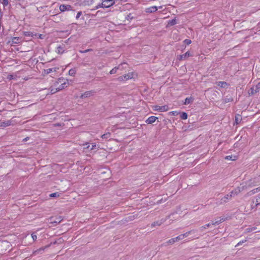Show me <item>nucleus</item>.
<instances>
[{"label":"nucleus","instance_id":"423d86ee","mask_svg":"<svg viewBox=\"0 0 260 260\" xmlns=\"http://www.w3.org/2000/svg\"><path fill=\"white\" fill-rule=\"evenodd\" d=\"M95 92L93 90H90L88 91L85 92L83 94H81V95L80 96L81 99H84L86 98L90 97L91 96H92Z\"/></svg>","mask_w":260,"mask_h":260},{"label":"nucleus","instance_id":"4c0bfd02","mask_svg":"<svg viewBox=\"0 0 260 260\" xmlns=\"http://www.w3.org/2000/svg\"><path fill=\"white\" fill-rule=\"evenodd\" d=\"M184 42L185 44L186 45H189L190 44H191V41L190 40H189V39H185L184 41Z\"/></svg>","mask_w":260,"mask_h":260},{"label":"nucleus","instance_id":"c03bdc74","mask_svg":"<svg viewBox=\"0 0 260 260\" xmlns=\"http://www.w3.org/2000/svg\"><path fill=\"white\" fill-rule=\"evenodd\" d=\"M96 148V145L95 144H92V146L90 148V150H94Z\"/></svg>","mask_w":260,"mask_h":260},{"label":"nucleus","instance_id":"20e7f679","mask_svg":"<svg viewBox=\"0 0 260 260\" xmlns=\"http://www.w3.org/2000/svg\"><path fill=\"white\" fill-rule=\"evenodd\" d=\"M133 78V73H129L127 74L119 76L117 80L119 81H124Z\"/></svg>","mask_w":260,"mask_h":260},{"label":"nucleus","instance_id":"7ed1b4c3","mask_svg":"<svg viewBox=\"0 0 260 260\" xmlns=\"http://www.w3.org/2000/svg\"><path fill=\"white\" fill-rule=\"evenodd\" d=\"M232 199V195H229V194H226L223 197L222 199H221L220 200H217L216 204L217 205H220L223 203H226L228 201L231 200Z\"/></svg>","mask_w":260,"mask_h":260},{"label":"nucleus","instance_id":"9b49d317","mask_svg":"<svg viewBox=\"0 0 260 260\" xmlns=\"http://www.w3.org/2000/svg\"><path fill=\"white\" fill-rule=\"evenodd\" d=\"M157 118L155 116H150L146 121V122L148 124H152L154 123Z\"/></svg>","mask_w":260,"mask_h":260},{"label":"nucleus","instance_id":"864d4df0","mask_svg":"<svg viewBox=\"0 0 260 260\" xmlns=\"http://www.w3.org/2000/svg\"><path fill=\"white\" fill-rule=\"evenodd\" d=\"M256 188V191H257V192L260 191V186H259V187H257V188Z\"/></svg>","mask_w":260,"mask_h":260},{"label":"nucleus","instance_id":"8fccbe9b","mask_svg":"<svg viewBox=\"0 0 260 260\" xmlns=\"http://www.w3.org/2000/svg\"><path fill=\"white\" fill-rule=\"evenodd\" d=\"M229 195H232V197L233 196H236V194H235V192L234 191V190H232L231 192H230V194H229Z\"/></svg>","mask_w":260,"mask_h":260},{"label":"nucleus","instance_id":"2eb2a0df","mask_svg":"<svg viewBox=\"0 0 260 260\" xmlns=\"http://www.w3.org/2000/svg\"><path fill=\"white\" fill-rule=\"evenodd\" d=\"M193 101V98L191 96L186 98L184 102V105H188Z\"/></svg>","mask_w":260,"mask_h":260},{"label":"nucleus","instance_id":"cd10ccee","mask_svg":"<svg viewBox=\"0 0 260 260\" xmlns=\"http://www.w3.org/2000/svg\"><path fill=\"white\" fill-rule=\"evenodd\" d=\"M180 118L182 119L185 120L187 118V114L185 112H182L180 114Z\"/></svg>","mask_w":260,"mask_h":260},{"label":"nucleus","instance_id":"72a5a7b5","mask_svg":"<svg viewBox=\"0 0 260 260\" xmlns=\"http://www.w3.org/2000/svg\"><path fill=\"white\" fill-rule=\"evenodd\" d=\"M62 220L61 218L60 217L56 218V219L55 220H52L51 222H54V223H59L60 222V221Z\"/></svg>","mask_w":260,"mask_h":260},{"label":"nucleus","instance_id":"c9c22d12","mask_svg":"<svg viewBox=\"0 0 260 260\" xmlns=\"http://www.w3.org/2000/svg\"><path fill=\"white\" fill-rule=\"evenodd\" d=\"M9 0H3L2 4L4 6H7L9 5Z\"/></svg>","mask_w":260,"mask_h":260},{"label":"nucleus","instance_id":"6e6552de","mask_svg":"<svg viewBox=\"0 0 260 260\" xmlns=\"http://www.w3.org/2000/svg\"><path fill=\"white\" fill-rule=\"evenodd\" d=\"M59 10L61 12H64L66 11H69L72 10V7L70 5H61L59 6Z\"/></svg>","mask_w":260,"mask_h":260},{"label":"nucleus","instance_id":"473e14b6","mask_svg":"<svg viewBox=\"0 0 260 260\" xmlns=\"http://www.w3.org/2000/svg\"><path fill=\"white\" fill-rule=\"evenodd\" d=\"M175 242H176V241L174 239V238H171L169 240H168L167 242V243L168 244H174Z\"/></svg>","mask_w":260,"mask_h":260},{"label":"nucleus","instance_id":"f03ea898","mask_svg":"<svg viewBox=\"0 0 260 260\" xmlns=\"http://www.w3.org/2000/svg\"><path fill=\"white\" fill-rule=\"evenodd\" d=\"M255 184H254L253 182H251V181L248 182L246 183L245 185L243 184H241L240 186L238 187L237 188H235L234 190L235 192V194L237 195L239 194L240 192L242 191L243 190L249 188L253 187L255 186Z\"/></svg>","mask_w":260,"mask_h":260},{"label":"nucleus","instance_id":"49530a36","mask_svg":"<svg viewBox=\"0 0 260 260\" xmlns=\"http://www.w3.org/2000/svg\"><path fill=\"white\" fill-rule=\"evenodd\" d=\"M255 229H256V228H251V229H249V228H248V229H247V231L248 232H251V231H252L254 230Z\"/></svg>","mask_w":260,"mask_h":260},{"label":"nucleus","instance_id":"f3484780","mask_svg":"<svg viewBox=\"0 0 260 260\" xmlns=\"http://www.w3.org/2000/svg\"><path fill=\"white\" fill-rule=\"evenodd\" d=\"M57 70H58V68H56V67H55L53 68L47 69V70H45V72L46 74H48L52 72H55L57 71Z\"/></svg>","mask_w":260,"mask_h":260},{"label":"nucleus","instance_id":"39448f33","mask_svg":"<svg viewBox=\"0 0 260 260\" xmlns=\"http://www.w3.org/2000/svg\"><path fill=\"white\" fill-rule=\"evenodd\" d=\"M114 4V0H104L102 3V7L103 8H107L113 6Z\"/></svg>","mask_w":260,"mask_h":260},{"label":"nucleus","instance_id":"f704fd0d","mask_svg":"<svg viewBox=\"0 0 260 260\" xmlns=\"http://www.w3.org/2000/svg\"><path fill=\"white\" fill-rule=\"evenodd\" d=\"M174 239H175L176 242H177L179 240L183 239L181 235H180L178 236H177V237L174 238Z\"/></svg>","mask_w":260,"mask_h":260},{"label":"nucleus","instance_id":"09e8293b","mask_svg":"<svg viewBox=\"0 0 260 260\" xmlns=\"http://www.w3.org/2000/svg\"><path fill=\"white\" fill-rule=\"evenodd\" d=\"M84 146H85V148H89L90 146L89 145L88 143H85V144L83 145Z\"/></svg>","mask_w":260,"mask_h":260},{"label":"nucleus","instance_id":"de8ad7c7","mask_svg":"<svg viewBox=\"0 0 260 260\" xmlns=\"http://www.w3.org/2000/svg\"><path fill=\"white\" fill-rule=\"evenodd\" d=\"M100 8H103V7H102V3L101 4H99L98 5H97L96 7H95V9H98Z\"/></svg>","mask_w":260,"mask_h":260},{"label":"nucleus","instance_id":"37998d69","mask_svg":"<svg viewBox=\"0 0 260 260\" xmlns=\"http://www.w3.org/2000/svg\"><path fill=\"white\" fill-rule=\"evenodd\" d=\"M246 241V240H244V241H240L239 243H238V244L236 245V247H237V246H239L241 245H242L244 242H245Z\"/></svg>","mask_w":260,"mask_h":260},{"label":"nucleus","instance_id":"5701e85b","mask_svg":"<svg viewBox=\"0 0 260 260\" xmlns=\"http://www.w3.org/2000/svg\"><path fill=\"white\" fill-rule=\"evenodd\" d=\"M242 120L241 117L240 115L237 114L235 116V123L236 124L239 123Z\"/></svg>","mask_w":260,"mask_h":260},{"label":"nucleus","instance_id":"e433bc0d","mask_svg":"<svg viewBox=\"0 0 260 260\" xmlns=\"http://www.w3.org/2000/svg\"><path fill=\"white\" fill-rule=\"evenodd\" d=\"M169 24L170 25H174L176 24V20L172 19V20L170 21Z\"/></svg>","mask_w":260,"mask_h":260},{"label":"nucleus","instance_id":"2f4dec72","mask_svg":"<svg viewBox=\"0 0 260 260\" xmlns=\"http://www.w3.org/2000/svg\"><path fill=\"white\" fill-rule=\"evenodd\" d=\"M110 135H111V134L110 133H107L106 134H103V135H102V138L103 139H108V138H110Z\"/></svg>","mask_w":260,"mask_h":260},{"label":"nucleus","instance_id":"1a4fd4ad","mask_svg":"<svg viewBox=\"0 0 260 260\" xmlns=\"http://www.w3.org/2000/svg\"><path fill=\"white\" fill-rule=\"evenodd\" d=\"M124 64H126V63L125 62H123L120 64H119L118 67H115L113 69H112L110 72V74H115L117 72V70L118 69H120V70H122V66L123 65H124Z\"/></svg>","mask_w":260,"mask_h":260},{"label":"nucleus","instance_id":"ea45409f","mask_svg":"<svg viewBox=\"0 0 260 260\" xmlns=\"http://www.w3.org/2000/svg\"><path fill=\"white\" fill-rule=\"evenodd\" d=\"M57 51L58 53H62L63 52V49L61 47L59 46L57 47Z\"/></svg>","mask_w":260,"mask_h":260},{"label":"nucleus","instance_id":"aec40b11","mask_svg":"<svg viewBox=\"0 0 260 260\" xmlns=\"http://www.w3.org/2000/svg\"><path fill=\"white\" fill-rule=\"evenodd\" d=\"M21 41V38L19 37H13L12 39V44H18Z\"/></svg>","mask_w":260,"mask_h":260},{"label":"nucleus","instance_id":"c756f323","mask_svg":"<svg viewBox=\"0 0 260 260\" xmlns=\"http://www.w3.org/2000/svg\"><path fill=\"white\" fill-rule=\"evenodd\" d=\"M157 10V8L156 6L151 7L149 8V11L151 13L154 12Z\"/></svg>","mask_w":260,"mask_h":260},{"label":"nucleus","instance_id":"a18cd8bd","mask_svg":"<svg viewBox=\"0 0 260 260\" xmlns=\"http://www.w3.org/2000/svg\"><path fill=\"white\" fill-rule=\"evenodd\" d=\"M257 201H259L260 202V193L258 194V196L256 198V203H257Z\"/></svg>","mask_w":260,"mask_h":260},{"label":"nucleus","instance_id":"603ef678","mask_svg":"<svg viewBox=\"0 0 260 260\" xmlns=\"http://www.w3.org/2000/svg\"><path fill=\"white\" fill-rule=\"evenodd\" d=\"M171 113H172V114H173V115H176V114H177V112L176 111H172V112H171Z\"/></svg>","mask_w":260,"mask_h":260},{"label":"nucleus","instance_id":"f257e3e1","mask_svg":"<svg viewBox=\"0 0 260 260\" xmlns=\"http://www.w3.org/2000/svg\"><path fill=\"white\" fill-rule=\"evenodd\" d=\"M68 85V80L62 77L58 78L54 84V86H58V89L60 90L64 89V88H66Z\"/></svg>","mask_w":260,"mask_h":260},{"label":"nucleus","instance_id":"bb28decb","mask_svg":"<svg viewBox=\"0 0 260 260\" xmlns=\"http://www.w3.org/2000/svg\"><path fill=\"white\" fill-rule=\"evenodd\" d=\"M60 196V193L59 192H54L49 194V197L50 198H58Z\"/></svg>","mask_w":260,"mask_h":260},{"label":"nucleus","instance_id":"79ce46f5","mask_svg":"<svg viewBox=\"0 0 260 260\" xmlns=\"http://www.w3.org/2000/svg\"><path fill=\"white\" fill-rule=\"evenodd\" d=\"M82 15V12L81 11H79L78 12L77 15H76V18L77 19H78L80 17V16Z\"/></svg>","mask_w":260,"mask_h":260},{"label":"nucleus","instance_id":"f8f14e48","mask_svg":"<svg viewBox=\"0 0 260 260\" xmlns=\"http://www.w3.org/2000/svg\"><path fill=\"white\" fill-rule=\"evenodd\" d=\"M191 56L189 52H186L185 53L178 56L177 58L179 60L184 59L187 57Z\"/></svg>","mask_w":260,"mask_h":260},{"label":"nucleus","instance_id":"393cba45","mask_svg":"<svg viewBox=\"0 0 260 260\" xmlns=\"http://www.w3.org/2000/svg\"><path fill=\"white\" fill-rule=\"evenodd\" d=\"M76 73V70L75 68L71 69L69 71V75H70L71 76H74L75 75Z\"/></svg>","mask_w":260,"mask_h":260},{"label":"nucleus","instance_id":"4be33fe9","mask_svg":"<svg viewBox=\"0 0 260 260\" xmlns=\"http://www.w3.org/2000/svg\"><path fill=\"white\" fill-rule=\"evenodd\" d=\"M196 232V230H191L190 231H188L183 234H181V236L183 238V239H184L185 237H187L188 236H189V234H191V233H193Z\"/></svg>","mask_w":260,"mask_h":260},{"label":"nucleus","instance_id":"ddd939ff","mask_svg":"<svg viewBox=\"0 0 260 260\" xmlns=\"http://www.w3.org/2000/svg\"><path fill=\"white\" fill-rule=\"evenodd\" d=\"M47 247V246L43 247L34 251L32 253V255H36L40 253H42Z\"/></svg>","mask_w":260,"mask_h":260},{"label":"nucleus","instance_id":"412c9836","mask_svg":"<svg viewBox=\"0 0 260 260\" xmlns=\"http://www.w3.org/2000/svg\"><path fill=\"white\" fill-rule=\"evenodd\" d=\"M11 124V122L9 120L2 122L0 124L1 127H7Z\"/></svg>","mask_w":260,"mask_h":260},{"label":"nucleus","instance_id":"4468645a","mask_svg":"<svg viewBox=\"0 0 260 260\" xmlns=\"http://www.w3.org/2000/svg\"><path fill=\"white\" fill-rule=\"evenodd\" d=\"M226 219L225 218H220L219 220H216L215 221H212L211 223V225H218L219 223L223 222Z\"/></svg>","mask_w":260,"mask_h":260},{"label":"nucleus","instance_id":"a211bd4d","mask_svg":"<svg viewBox=\"0 0 260 260\" xmlns=\"http://www.w3.org/2000/svg\"><path fill=\"white\" fill-rule=\"evenodd\" d=\"M217 84L218 86L222 88H225L228 86V83L224 81H219Z\"/></svg>","mask_w":260,"mask_h":260},{"label":"nucleus","instance_id":"a878e982","mask_svg":"<svg viewBox=\"0 0 260 260\" xmlns=\"http://www.w3.org/2000/svg\"><path fill=\"white\" fill-rule=\"evenodd\" d=\"M236 158H237V157L236 156H233V155H228L225 157V159L232 160H235L236 159Z\"/></svg>","mask_w":260,"mask_h":260},{"label":"nucleus","instance_id":"dca6fc26","mask_svg":"<svg viewBox=\"0 0 260 260\" xmlns=\"http://www.w3.org/2000/svg\"><path fill=\"white\" fill-rule=\"evenodd\" d=\"M165 220L164 219H161L159 221H155L151 224V226L154 227L156 225H160L162 223L165 222Z\"/></svg>","mask_w":260,"mask_h":260},{"label":"nucleus","instance_id":"3c124183","mask_svg":"<svg viewBox=\"0 0 260 260\" xmlns=\"http://www.w3.org/2000/svg\"><path fill=\"white\" fill-rule=\"evenodd\" d=\"M259 205H260V202H259V201H257V203H256L255 206H257Z\"/></svg>","mask_w":260,"mask_h":260},{"label":"nucleus","instance_id":"7c9ffc66","mask_svg":"<svg viewBox=\"0 0 260 260\" xmlns=\"http://www.w3.org/2000/svg\"><path fill=\"white\" fill-rule=\"evenodd\" d=\"M233 101V99L231 97L230 98H228V96H226V98H225L223 100V102L224 103H229L230 102H232Z\"/></svg>","mask_w":260,"mask_h":260},{"label":"nucleus","instance_id":"0eeeda50","mask_svg":"<svg viewBox=\"0 0 260 260\" xmlns=\"http://www.w3.org/2000/svg\"><path fill=\"white\" fill-rule=\"evenodd\" d=\"M154 110H157L161 112H165L168 110V107L166 105L165 106H155Z\"/></svg>","mask_w":260,"mask_h":260},{"label":"nucleus","instance_id":"b1692460","mask_svg":"<svg viewBox=\"0 0 260 260\" xmlns=\"http://www.w3.org/2000/svg\"><path fill=\"white\" fill-rule=\"evenodd\" d=\"M256 188H254V189L250 190V191H249L247 193L246 196L247 197L250 196H252V195L258 192L257 191H256Z\"/></svg>","mask_w":260,"mask_h":260},{"label":"nucleus","instance_id":"6ab92c4d","mask_svg":"<svg viewBox=\"0 0 260 260\" xmlns=\"http://www.w3.org/2000/svg\"><path fill=\"white\" fill-rule=\"evenodd\" d=\"M58 86H54V85L51 87L50 88V93L51 94H53L56 93V92L60 91V90L58 89Z\"/></svg>","mask_w":260,"mask_h":260},{"label":"nucleus","instance_id":"c85d7f7f","mask_svg":"<svg viewBox=\"0 0 260 260\" xmlns=\"http://www.w3.org/2000/svg\"><path fill=\"white\" fill-rule=\"evenodd\" d=\"M211 225V223H209L204 226H202L200 228V231L201 232H203L204 229H206V228H209Z\"/></svg>","mask_w":260,"mask_h":260},{"label":"nucleus","instance_id":"a19ab883","mask_svg":"<svg viewBox=\"0 0 260 260\" xmlns=\"http://www.w3.org/2000/svg\"><path fill=\"white\" fill-rule=\"evenodd\" d=\"M31 237L34 241H35L37 240V236L34 233L31 234Z\"/></svg>","mask_w":260,"mask_h":260},{"label":"nucleus","instance_id":"58836bf2","mask_svg":"<svg viewBox=\"0 0 260 260\" xmlns=\"http://www.w3.org/2000/svg\"><path fill=\"white\" fill-rule=\"evenodd\" d=\"M91 51H92V49H86L84 51H80V52L82 53H87V52H88Z\"/></svg>","mask_w":260,"mask_h":260},{"label":"nucleus","instance_id":"9d476101","mask_svg":"<svg viewBox=\"0 0 260 260\" xmlns=\"http://www.w3.org/2000/svg\"><path fill=\"white\" fill-rule=\"evenodd\" d=\"M260 89V84H258L255 87H253L250 89V93L253 94L259 91Z\"/></svg>","mask_w":260,"mask_h":260}]
</instances>
